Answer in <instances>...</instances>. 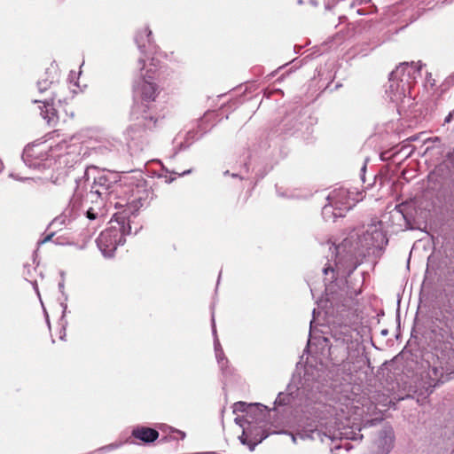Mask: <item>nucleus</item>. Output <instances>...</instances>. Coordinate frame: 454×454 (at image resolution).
Returning a JSON list of instances; mask_svg holds the SVG:
<instances>
[{
	"instance_id": "nucleus-13",
	"label": "nucleus",
	"mask_w": 454,
	"mask_h": 454,
	"mask_svg": "<svg viewBox=\"0 0 454 454\" xmlns=\"http://www.w3.org/2000/svg\"><path fill=\"white\" fill-rule=\"evenodd\" d=\"M351 339V336H348L346 335L343 339H342V341L343 342H348Z\"/></svg>"
},
{
	"instance_id": "nucleus-21",
	"label": "nucleus",
	"mask_w": 454,
	"mask_h": 454,
	"mask_svg": "<svg viewBox=\"0 0 454 454\" xmlns=\"http://www.w3.org/2000/svg\"><path fill=\"white\" fill-rule=\"evenodd\" d=\"M3 169V162L0 160V171Z\"/></svg>"
},
{
	"instance_id": "nucleus-1",
	"label": "nucleus",
	"mask_w": 454,
	"mask_h": 454,
	"mask_svg": "<svg viewBox=\"0 0 454 454\" xmlns=\"http://www.w3.org/2000/svg\"><path fill=\"white\" fill-rule=\"evenodd\" d=\"M360 197L361 194L356 191L344 187L334 189L327 196L328 204L324 207V213L326 214L333 207L338 211L333 213L335 216H342L343 212L351 209L361 200Z\"/></svg>"
},
{
	"instance_id": "nucleus-11",
	"label": "nucleus",
	"mask_w": 454,
	"mask_h": 454,
	"mask_svg": "<svg viewBox=\"0 0 454 454\" xmlns=\"http://www.w3.org/2000/svg\"><path fill=\"white\" fill-rule=\"evenodd\" d=\"M451 120H454V109L445 118V122H450Z\"/></svg>"
},
{
	"instance_id": "nucleus-15",
	"label": "nucleus",
	"mask_w": 454,
	"mask_h": 454,
	"mask_svg": "<svg viewBox=\"0 0 454 454\" xmlns=\"http://www.w3.org/2000/svg\"><path fill=\"white\" fill-rule=\"evenodd\" d=\"M88 217L90 218V219H94L95 218V215L93 214H91L90 211H88Z\"/></svg>"
},
{
	"instance_id": "nucleus-12",
	"label": "nucleus",
	"mask_w": 454,
	"mask_h": 454,
	"mask_svg": "<svg viewBox=\"0 0 454 454\" xmlns=\"http://www.w3.org/2000/svg\"><path fill=\"white\" fill-rule=\"evenodd\" d=\"M372 234H373V239H377V238L382 236L381 231H378L376 229L373 231Z\"/></svg>"
},
{
	"instance_id": "nucleus-6",
	"label": "nucleus",
	"mask_w": 454,
	"mask_h": 454,
	"mask_svg": "<svg viewBox=\"0 0 454 454\" xmlns=\"http://www.w3.org/2000/svg\"><path fill=\"white\" fill-rule=\"evenodd\" d=\"M132 435L146 443L154 442L159 437L157 430L149 427H137L133 430Z\"/></svg>"
},
{
	"instance_id": "nucleus-2",
	"label": "nucleus",
	"mask_w": 454,
	"mask_h": 454,
	"mask_svg": "<svg viewBox=\"0 0 454 454\" xmlns=\"http://www.w3.org/2000/svg\"><path fill=\"white\" fill-rule=\"evenodd\" d=\"M135 98L142 104L148 105L155 101L160 92L159 85L156 83L155 72L153 69H146L135 81L133 85Z\"/></svg>"
},
{
	"instance_id": "nucleus-17",
	"label": "nucleus",
	"mask_w": 454,
	"mask_h": 454,
	"mask_svg": "<svg viewBox=\"0 0 454 454\" xmlns=\"http://www.w3.org/2000/svg\"><path fill=\"white\" fill-rule=\"evenodd\" d=\"M145 33H147V35H151V31H150V30H148L147 28L145 30Z\"/></svg>"
},
{
	"instance_id": "nucleus-5",
	"label": "nucleus",
	"mask_w": 454,
	"mask_h": 454,
	"mask_svg": "<svg viewBox=\"0 0 454 454\" xmlns=\"http://www.w3.org/2000/svg\"><path fill=\"white\" fill-rule=\"evenodd\" d=\"M53 97H45L43 99H35V103H42L43 106H38L40 115L46 120L49 125H55L57 122L56 110L52 106Z\"/></svg>"
},
{
	"instance_id": "nucleus-9",
	"label": "nucleus",
	"mask_w": 454,
	"mask_h": 454,
	"mask_svg": "<svg viewBox=\"0 0 454 454\" xmlns=\"http://www.w3.org/2000/svg\"><path fill=\"white\" fill-rule=\"evenodd\" d=\"M429 375L434 378H438L439 376H442V372L437 367H433L429 372Z\"/></svg>"
},
{
	"instance_id": "nucleus-16",
	"label": "nucleus",
	"mask_w": 454,
	"mask_h": 454,
	"mask_svg": "<svg viewBox=\"0 0 454 454\" xmlns=\"http://www.w3.org/2000/svg\"><path fill=\"white\" fill-rule=\"evenodd\" d=\"M22 160H24V162H26V155H25V151L23 152L22 153Z\"/></svg>"
},
{
	"instance_id": "nucleus-19",
	"label": "nucleus",
	"mask_w": 454,
	"mask_h": 454,
	"mask_svg": "<svg viewBox=\"0 0 454 454\" xmlns=\"http://www.w3.org/2000/svg\"><path fill=\"white\" fill-rule=\"evenodd\" d=\"M354 4V0H350L349 6L352 7Z\"/></svg>"
},
{
	"instance_id": "nucleus-8",
	"label": "nucleus",
	"mask_w": 454,
	"mask_h": 454,
	"mask_svg": "<svg viewBox=\"0 0 454 454\" xmlns=\"http://www.w3.org/2000/svg\"><path fill=\"white\" fill-rule=\"evenodd\" d=\"M52 81H50L48 77L42 78L36 82V88L39 92L43 93L50 90L52 87Z\"/></svg>"
},
{
	"instance_id": "nucleus-20",
	"label": "nucleus",
	"mask_w": 454,
	"mask_h": 454,
	"mask_svg": "<svg viewBox=\"0 0 454 454\" xmlns=\"http://www.w3.org/2000/svg\"><path fill=\"white\" fill-rule=\"evenodd\" d=\"M240 441L243 442V443H246L245 442V438H243V436L240 437Z\"/></svg>"
},
{
	"instance_id": "nucleus-7",
	"label": "nucleus",
	"mask_w": 454,
	"mask_h": 454,
	"mask_svg": "<svg viewBox=\"0 0 454 454\" xmlns=\"http://www.w3.org/2000/svg\"><path fill=\"white\" fill-rule=\"evenodd\" d=\"M412 66L417 68V70L419 72L422 67V64L420 62L415 63V62H403L400 64L396 69L390 73L389 79L390 81H394L395 79H397L400 74H403L405 68L409 66Z\"/></svg>"
},
{
	"instance_id": "nucleus-4",
	"label": "nucleus",
	"mask_w": 454,
	"mask_h": 454,
	"mask_svg": "<svg viewBox=\"0 0 454 454\" xmlns=\"http://www.w3.org/2000/svg\"><path fill=\"white\" fill-rule=\"evenodd\" d=\"M394 439V431L391 427L380 431L370 446L371 454H387L393 448Z\"/></svg>"
},
{
	"instance_id": "nucleus-18",
	"label": "nucleus",
	"mask_w": 454,
	"mask_h": 454,
	"mask_svg": "<svg viewBox=\"0 0 454 454\" xmlns=\"http://www.w3.org/2000/svg\"><path fill=\"white\" fill-rule=\"evenodd\" d=\"M292 440H293L294 442H296V438H295V436L294 434H292Z\"/></svg>"
},
{
	"instance_id": "nucleus-3",
	"label": "nucleus",
	"mask_w": 454,
	"mask_h": 454,
	"mask_svg": "<svg viewBox=\"0 0 454 454\" xmlns=\"http://www.w3.org/2000/svg\"><path fill=\"white\" fill-rule=\"evenodd\" d=\"M125 241L122 231L117 228H108L102 231L97 239V244L104 256L111 257L117 246Z\"/></svg>"
},
{
	"instance_id": "nucleus-10",
	"label": "nucleus",
	"mask_w": 454,
	"mask_h": 454,
	"mask_svg": "<svg viewBox=\"0 0 454 454\" xmlns=\"http://www.w3.org/2000/svg\"><path fill=\"white\" fill-rule=\"evenodd\" d=\"M330 271H331L332 273H333V271H334V270H333V267H332V266H330V265L325 266V267L324 268V270H323V272H324V274H325V275H327V274H328V272H330Z\"/></svg>"
},
{
	"instance_id": "nucleus-14",
	"label": "nucleus",
	"mask_w": 454,
	"mask_h": 454,
	"mask_svg": "<svg viewBox=\"0 0 454 454\" xmlns=\"http://www.w3.org/2000/svg\"><path fill=\"white\" fill-rule=\"evenodd\" d=\"M51 235H49V236H47L44 239H43L40 243H44V242H46V241L50 240V239H51Z\"/></svg>"
}]
</instances>
